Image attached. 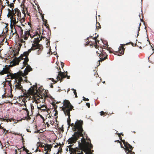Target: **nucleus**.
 <instances>
[{
  "instance_id": "1",
  "label": "nucleus",
  "mask_w": 154,
  "mask_h": 154,
  "mask_svg": "<svg viewBox=\"0 0 154 154\" xmlns=\"http://www.w3.org/2000/svg\"><path fill=\"white\" fill-rule=\"evenodd\" d=\"M41 45L38 43L32 44V47L27 51L24 52L23 54H21L20 57L18 58H15L13 59V60L11 62V65L12 66H14L18 65L21 59H24V61L23 62L24 65H26L27 66H26V68L25 69L23 74L24 75H27L28 72L32 70V68L27 63L29 61V59L27 57V56L32 50L38 49V50L37 51V54L38 55L40 54L41 52Z\"/></svg>"
},
{
  "instance_id": "2",
  "label": "nucleus",
  "mask_w": 154,
  "mask_h": 154,
  "mask_svg": "<svg viewBox=\"0 0 154 154\" xmlns=\"http://www.w3.org/2000/svg\"><path fill=\"white\" fill-rule=\"evenodd\" d=\"M83 122L82 121L77 120L75 124H71V126L75 128V132L72 135V136L69 138L68 139V142L70 143H75L79 136H83V131L82 128Z\"/></svg>"
},
{
  "instance_id": "3",
  "label": "nucleus",
  "mask_w": 154,
  "mask_h": 154,
  "mask_svg": "<svg viewBox=\"0 0 154 154\" xmlns=\"http://www.w3.org/2000/svg\"><path fill=\"white\" fill-rule=\"evenodd\" d=\"M63 105L64 106L62 108V110L63 111L65 115L68 116V118L67 119V122L68 125H69L70 123L69 122L68 119H70V111L72 110L73 106L68 100H65L63 101Z\"/></svg>"
},
{
  "instance_id": "4",
  "label": "nucleus",
  "mask_w": 154,
  "mask_h": 154,
  "mask_svg": "<svg viewBox=\"0 0 154 154\" xmlns=\"http://www.w3.org/2000/svg\"><path fill=\"white\" fill-rule=\"evenodd\" d=\"M124 146L127 149L125 150V152L127 154H134V152L131 151L133 147L131 146L128 143L126 142L124 140H122Z\"/></svg>"
},
{
  "instance_id": "5",
  "label": "nucleus",
  "mask_w": 154,
  "mask_h": 154,
  "mask_svg": "<svg viewBox=\"0 0 154 154\" xmlns=\"http://www.w3.org/2000/svg\"><path fill=\"white\" fill-rule=\"evenodd\" d=\"M66 76L68 79H69L70 78V76H68L65 73L59 71L58 72V75L57 76V81L60 80L61 81L62 79L65 78Z\"/></svg>"
},
{
  "instance_id": "6",
  "label": "nucleus",
  "mask_w": 154,
  "mask_h": 154,
  "mask_svg": "<svg viewBox=\"0 0 154 154\" xmlns=\"http://www.w3.org/2000/svg\"><path fill=\"white\" fill-rule=\"evenodd\" d=\"M22 80V78H20L18 82H16V84L15 85L16 88L18 89L21 90L23 89L22 86L21 85L20 81Z\"/></svg>"
},
{
  "instance_id": "7",
  "label": "nucleus",
  "mask_w": 154,
  "mask_h": 154,
  "mask_svg": "<svg viewBox=\"0 0 154 154\" xmlns=\"http://www.w3.org/2000/svg\"><path fill=\"white\" fill-rule=\"evenodd\" d=\"M29 35H30L29 30H27L26 31H25L24 34L21 37L24 40H26L27 39Z\"/></svg>"
},
{
  "instance_id": "8",
  "label": "nucleus",
  "mask_w": 154,
  "mask_h": 154,
  "mask_svg": "<svg viewBox=\"0 0 154 154\" xmlns=\"http://www.w3.org/2000/svg\"><path fill=\"white\" fill-rule=\"evenodd\" d=\"M119 52H116L117 55L120 56L123 55L124 52V48L123 47L120 46L118 48Z\"/></svg>"
},
{
  "instance_id": "9",
  "label": "nucleus",
  "mask_w": 154,
  "mask_h": 154,
  "mask_svg": "<svg viewBox=\"0 0 154 154\" xmlns=\"http://www.w3.org/2000/svg\"><path fill=\"white\" fill-rule=\"evenodd\" d=\"M16 12H15L14 11V10H13L12 8L11 10V12H10V26L11 25L12 23V17H15L16 16L15 14H16Z\"/></svg>"
},
{
  "instance_id": "10",
  "label": "nucleus",
  "mask_w": 154,
  "mask_h": 154,
  "mask_svg": "<svg viewBox=\"0 0 154 154\" xmlns=\"http://www.w3.org/2000/svg\"><path fill=\"white\" fill-rule=\"evenodd\" d=\"M88 147L89 148L88 149V151L85 152L86 154H94L92 153V152H93V150H91L90 148H92L93 147L92 145L91 144H90L89 143H88Z\"/></svg>"
},
{
  "instance_id": "11",
  "label": "nucleus",
  "mask_w": 154,
  "mask_h": 154,
  "mask_svg": "<svg viewBox=\"0 0 154 154\" xmlns=\"http://www.w3.org/2000/svg\"><path fill=\"white\" fill-rule=\"evenodd\" d=\"M7 76L10 77L8 78V79H16L17 78V75L15 73L12 74H7Z\"/></svg>"
},
{
  "instance_id": "12",
  "label": "nucleus",
  "mask_w": 154,
  "mask_h": 154,
  "mask_svg": "<svg viewBox=\"0 0 154 154\" xmlns=\"http://www.w3.org/2000/svg\"><path fill=\"white\" fill-rule=\"evenodd\" d=\"M8 69L5 67L3 68L1 71L0 72V74L2 75L5 73H6L8 71Z\"/></svg>"
},
{
  "instance_id": "13",
  "label": "nucleus",
  "mask_w": 154,
  "mask_h": 154,
  "mask_svg": "<svg viewBox=\"0 0 154 154\" xmlns=\"http://www.w3.org/2000/svg\"><path fill=\"white\" fill-rule=\"evenodd\" d=\"M41 146L42 147H44L45 151L50 150L51 148V146L48 144H44V145L42 146Z\"/></svg>"
},
{
  "instance_id": "14",
  "label": "nucleus",
  "mask_w": 154,
  "mask_h": 154,
  "mask_svg": "<svg viewBox=\"0 0 154 154\" xmlns=\"http://www.w3.org/2000/svg\"><path fill=\"white\" fill-rule=\"evenodd\" d=\"M18 26V27L19 28H20V34L21 36L23 35V30L22 29V28L20 26Z\"/></svg>"
},
{
  "instance_id": "15",
  "label": "nucleus",
  "mask_w": 154,
  "mask_h": 154,
  "mask_svg": "<svg viewBox=\"0 0 154 154\" xmlns=\"http://www.w3.org/2000/svg\"><path fill=\"white\" fill-rule=\"evenodd\" d=\"M12 21L14 23H16L18 22V21H17V20L15 17H12Z\"/></svg>"
},
{
  "instance_id": "16",
  "label": "nucleus",
  "mask_w": 154,
  "mask_h": 154,
  "mask_svg": "<svg viewBox=\"0 0 154 154\" xmlns=\"http://www.w3.org/2000/svg\"><path fill=\"white\" fill-rule=\"evenodd\" d=\"M16 14H17V15L18 17L20 16V17H21V14L19 10H18V11H17Z\"/></svg>"
},
{
  "instance_id": "17",
  "label": "nucleus",
  "mask_w": 154,
  "mask_h": 154,
  "mask_svg": "<svg viewBox=\"0 0 154 154\" xmlns=\"http://www.w3.org/2000/svg\"><path fill=\"white\" fill-rule=\"evenodd\" d=\"M81 140L82 143H86V140L83 137L81 139Z\"/></svg>"
},
{
  "instance_id": "18",
  "label": "nucleus",
  "mask_w": 154,
  "mask_h": 154,
  "mask_svg": "<svg viewBox=\"0 0 154 154\" xmlns=\"http://www.w3.org/2000/svg\"><path fill=\"white\" fill-rule=\"evenodd\" d=\"M1 120H2V121H6V122H8L9 121H10V119H4V118H3V119H1Z\"/></svg>"
},
{
  "instance_id": "19",
  "label": "nucleus",
  "mask_w": 154,
  "mask_h": 154,
  "mask_svg": "<svg viewBox=\"0 0 154 154\" xmlns=\"http://www.w3.org/2000/svg\"><path fill=\"white\" fill-rule=\"evenodd\" d=\"M9 6L10 7V8H12L14 6V5L13 3H11L10 4H9Z\"/></svg>"
},
{
  "instance_id": "20",
  "label": "nucleus",
  "mask_w": 154,
  "mask_h": 154,
  "mask_svg": "<svg viewBox=\"0 0 154 154\" xmlns=\"http://www.w3.org/2000/svg\"><path fill=\"white\" fill-rule=\"evenodd\" d=\"M83 100H86V101H88L89 100V99H88V98H86L85 97H83Z\"/></svg>"
},
{
  "instance_id": "21",
  "label": "nucleus",
  "mask_w": 154,
  "mask_h": 154,
  "mask_svg": "<svg viewBox=\"0 0 154 154\" xmlns=\"http://www.w3.org/2000/svg\"><path fill=\"white\" fill-rule=\"evenodd\" d=\"M23 150L25 151L26 152L28 153L29 152V150L27 149H26L25 148H24L23 149Z\"/></svg>"
},
{
  "instance_id": "22",
  "label": "nucleus",
  "mask_w": 154,
  "mask_h": 154,
  "mask_svg": "<svg viewBox=\"0 0 154 154\" xmlns=\"http://www.w3.org/2000/svg\"><path fill=\"white\" fill-rule=\"evenodd\" d=\"M43 107H45L44 105H42L40 107L37 106V108L38 109H40L41 108H42Z\"/></svg>"
},
{
  "instance_id": "23",
  "label": "nucleus",
  "mask_w": 154,
  "mask_h": 154,
  "mask_svg": "<svg viewBox=\"0 0 154 154\" xmlns=\"http://www.w3.org/2000/svg\"><path fill=\"white\" fill-rule=\"evenodd\" d=\"M42 108V109H41L43 111H45V109H46V108L45 106V107H42V108Z\"/></svg>"
},
{
  "instance_id": "24",
  "label": "nucleus",
  "mask_w": 154,
  "mask_h": 154,
  "mask_svg": "<svg viewBox=\"0 0 154 154\" xmlns=\"http://www.w3.org/2000/svg\"><path fill=\"white\" fill-rule=\"evenodd\" d=\"M7 16L8 17H10V12H8L7 15Z\"/></svg>"
},
{
  "instance_id": "25",
  "label": "nucleus",
  "mask_w": 154,
  "mask_h": 154,
  "mask_svg": "<svg viewBox=\"0 0 154 154\" xmlns=\"http://www.w3.org/2000/svg\"><path fill=\"white\" fill-rule=\"evenodd\" d=\"M86 105L88 107V108L90 106V103H86Z\"/></svg>"
},
{
  "instance_id": "26",
  "label": "nucleus",
  "mask_w": 154,
  "mask_h": 154,
  "mask_svg": "<svg viewBox=\"0 0 154 154\" xmlns=\"http://www.w3.org/2000/svg\"><path fill=\"white\" fill-rule=\"evenodd\" d=\"M19 10L17 8H15L14 10V11L15 12H16L17 11H18V10Z\"/></svg>"
},
{
  "instance_id": "27",
  "label": "nucleus",
  "mask_w": 154,
  "mask_h": 154,
  "mask_svg": "<svg viewBox=\"0 0 154 154\" xmlns=\"http://www.w3.org/2000/svg\"><path fill=\"white\" fill-rule=\"evenodd\" d=\"M83 152H82V151H81L80 152H79V153H76V152L75 153V154H83Z\"/></svg>"
},
{
  "instance_id": "28",
  "label": "nucleus",
  "mask_w": 154,
  "mask_h": 154,
  "mask_svg": "<svg viewBox=\"0 0 154 154\" xmlns=\"http://www.w3.org/2000/svg\"><path fill=\"white\" fill-rule=\"evenodd\" d=\"M22 13L23 14H24L25 15H26V14L25 13L24 10H22Z\"/></svg>"
},
{
  "instance_id": "29",
  "label": "nucleus",
  "mask_w": 154,
  "mask_h": 154,
  "mask_svg": "<svg viewBox=\"0 0 154 154\" xmlns=\"http://www.w3.org/2000/svg\"><path fill=\"white\" fill-rule=\"evenodd\" d=\"M39 35H38V37H37L36 38H35V39H37V41H38V40H39Z\"/></svg>"
},
{
  "instance_id": "30",
  "label": "nucleus",
  "mask_w": 154,
  "mask_h": 154,
  "mask_svg": "<svg viewBox=\"0 0 154 154\" xmlns=\"http://www.w3.org/2000/svg\"><path fill=\"white\" fill-rule=\"evenodd\" d=\"M29 36H30L31 38H32L33 37L35 36V35H32L30 34V35H29Z\"/></svg>"
},
{
  "instance_id": "31",
  "label": "nucleus",
  "mask_w": 154,
  "mask_h": 154,
  "mask_svg": "<svg viewBox=\"0 0 154 154\" xmlns=\"http://www.w3.org/2000/svg\"><path fill=\"white\" fill-rule=\"evenodd\" d=\"M21 43H25V41H24L22 39L21 40Z\"/></svg>"
},
{
  "instance_id": "32",
  "label": "nucleus",
  "mask_w": 154,
  "mask_h": 154,
  "mask_svg": "<svg viewBox=\"0 0 154 154\" xmlns=\"http://www.w3.org/2000/svg\"><path fill=\"white\" fill-rule=\"evenodd\" d=\"M31 106L32 109H34V106L32 103L31 104Z\"/></svg>"
},
{
  "instance_id": "33",
  "label": "nucleus",
  "mask_w": 154,
  "mask_h": 154,
  "mask_svg": "<svg viewBox=\"0 0 154 154\" xmlns=\"http://www.w3.org/2000/svg\"><path fill=\"white\" fill-rule=\"evenodd\" d=\"M7 1V2H6V3L8 5V6H9V1L7 0H6Z\"/></svg>"
},
{
  "instance_id": "34",
  "label": "nucleus",
  "mask_w": 154,
  "mask_h": 154,
  "mask_svg": "<svg viewBox=\"0 0 154 154\" xmlns=\"http://www.w3.org/2000/svg\"><path fill=\"white\" fill-rule=\"evenodd\" d=\"M39 131H40L39 130H38L37 131H34V133H39Z\"/></svg>"
},
{
  "instance_id": "35",
  "label": "nucleus",
  "mask_w": 154,
  "mask_h": 154,
  "mask_svg": "<svg viewBox=\"0 0 154 154\" xmlns=\"http://www.w3.org/2000/svg\"><path fill=\"white\" fill-rule=\"evenodd\" d=\"M100 115L101 116H102L103 115L102 113H104V112L103 111H101L100 112Z\"/></svg>"
},
{
  "instance_id": "36",
  "label": "nucleus",
  "mask_w": 154,
  "mask_h": 154,
  "mask_svg": "<svg viewBox=\"0 0 154 154\" xmlns=\"http://www.w3.org/2000/svg\"><path fill=\"white\" fill-rule=\"evenodd\" d=\"M140 25H141V23H140V24H139V27H138V32H139V31L140 30Z\"/></svg>"
},
{
  "instance_id": "37",
  "label": "nucleus",
  "mask_w": 154,
  "mask_h": 154,
  "mask_svg": "<svg viewBox=\"0 0 154 154\" xmlns=\"http://www.w3.org/2000/svg\"><path fill=\"white\" fill-rule=\"evenodd\" d=\"M20 20V23H21L24 20L23 18H22V19L21 20Z\"/></svg>"
},
{
  "instance_id": "38",
  "label": "nucleus",
  "mask_w": 154,
  "mask_h": 154,
  "mask_svg": "<svg viewBox=\"0 0 154 154\" xmlns=\"http://www.w3.org/2000/svg\"><path fill=\"white\" fill-rule=\"evenodd\" d=\"M73 93H74V94H77L76 92V90H74V91H73Z\"/></svg>"
},
{
  "instance_id": "39",
  "label": "nucleus",
  "mask_w": 154,
  "mask_h": 154,
  "mask_svg": "<svg viewBox=\"0 0 154 154\" xmlns=\"http://www.w3.org/2000/svg\"><path fill=\"white\" fill-rule=\"evenodd\" d=\"M49 79L51 80L53 82L54 81V79L52 78H50Z\"/></svg>"
},
{
  "instance_id": "40",
  "label": "nucleus",
  "mask_w": 154,
  "mask_h": 154,
  "mask_svg": "<svg viewBox=\"0 0 154 154\" xmlns=\"http://www.w3.org/2000/svg\"><path fill=\"white\" fill-rule=\"evenodd\" d=\"M61 65L62 67L64 66V63L62 62L61 63Z\"/></svg>"
},
{
  "instance_id": "41",
  "label": "nucleus",
  "mask_w": 154,
  "mask_h": 154,
  "mask_svg": "<svg viewBox=\"0 0 154 154\" xmlns=\"http://www.w3.org/2000/svg\"><path fill=\"white\" fill-rule=\"evenodd\" d=\"M8 12H11V10L9 8L8 9Z\"/></svg>"
},
{
  "instance_id": "42",
  "label": "nucleus",
  "mask_w": 154,
  "mask_h": 154,
  "mask_svg": "<svg viewBox=\"0 0 154 154\" xmlns=\"http://www.w3.org/2000/svg\"><path fill=\"white\" fill-rule=\"evenodd\" d=\"M26 130H27V131L28 132H31V131H29V130H28V129H26Z\"/></svg>"
},
{
  "instance_id": "43",
  "label": "nucleus",
  "mask_w": 154,
  "mask_h": 154,
  "mask_svg": "<svg viewBox=\"0 0 154 154\" xmlns=\"http://www.w3.org/2000/svg\"><path fill=\"white\" fill-rule=\"evenodd\" d=\"M100 26V25L99 23L98 24V26H96V27L97 29V27H99Z\"/></svg>"
},
{
  "instance_id": "44",
  "label": "nucleus",
  "mask_w": 154,
  "mask_h": 154,
  "mask_svg": "<svg viewBox=\"0 0 154 154\" xmlns=\"http://www.w3.org/2000/svg\"><path fill=\"white\" fill-rule=\"evenodd\" d=\"M8 130H7H7H6V132L5 133V134H6L7 133H8Z\"/></svg>"
},
{
  "instance_id": "45",
  "label": "nucleus",
  "mask_w": 154,
  "mask_h": 154,
  "mask_svg": "<svg viewBox=\"0 0 154 154\" xmlns=\"http://www.w3.org/2000/svg\"><path fill=\"white\" fill-rule=\"evenodd\" d=\"M74 94L75 95V97H77V94Z\"/></svg>"
},
{
  "instance_id": "46",
  "label": "nucleus",
  "mask_w": 154,
  "mask_h": 154,
  "mask_svg": "<svg viewBox=\"0 0 154 154\" xmlns=\"http://www.w3.org/2000/svg\"><path fill=\"white\" fill-rule=\"evenodd\" d=\"M3 129L4 131H6L5 128H3Z\"/></svg>"
},
{
  "instance_id": "47",
  "label": "nucleus",
  "mask_w": 154,
  "mask_h": 154,
  "mask_svg": "<svg viewBox=\"0 0 154 154\" xmlns=\"http://www.w3.org/2000/svg\"><path fill=\"white\" fill-rule=\"evenodd\" d=\"M41 118L43 119V121H44V118L42 116H41Z\"/></svg>"
},
{
  "instance_id": "48",
  "label": "nucleus",
  "mask_w": 154,
  "mask_h": 154,
  "mask_svg": "<svg viewBox=\"0 0 154 154\" xmlns=\"http://www.w3.org/2000/svg\"><path fill=\"white\" fill-rule=\"evenodd\" d=\"M119 138H120V140H121V137H121V136H120V135H119Z\"/></svg>"
},
{
  "instance_id": "49",
  "label": "nucleus",
  "mask_w": 154,
  "mask_h": 154,
  "mask_svg": "<svg viewBox=\"0 0 154 154\" xmlns=\"http://www.w3.org/2000/svg\"><path fill=\"white\" fill-rule=\"evenodd\" d=\"M71 89L73 91H74V90H75V89H74V88H72Z\"/></svg>"
},
{
  "instance_id": "50",
  "label": "nucleus",
  "mask_w": 154,
  "mask_h": 154,
  "mask_svg": "<svg viewBox=\"0 0 154 154\" xmlns=\"http://www.w3.org/2000/svg\"><path fill=\"white\" fill-rule=\"evenodd\" d=\"M15 153H16L17 152V150L16 149H15Z\"/></svg>"
},
{
  "instance_id": "51",
  "label": "nucleus",
  "mask_w": 154,
  "mask_h": 154,
  "mask_svg": "<svg viewBox=\"0 0 154 154\" xmlns=\"http://www.w3.org/2000/svg\"><path fill=\"white\" fill-rule=\"evenodd\" d=\"M19 20V19L18 17V18H17V21H18Z\"/></svg>"
},
{
  "instance_id": "52",
  "label": "nucleus",
  "mask_w": 154,
  "mask_h": 154,
  "mask_svg": "<svg viewBox=\"0 0 154 154\" xmlns=\"http://www.w3.org/2000/svg\"><path fill=\"white\" fill-rule=\"evenodd\" d=\"M37 149L35 150V152H37Z\"/></svg>"
},
{
  "instance_id": "53",
  "label": "nucleus",
  "mask_w": 154,
  "mask_h": 154,
  "mask_svg": "<svg viewBox=\"0 0 154 154\" xmlns=\"http://www.w3.org/2000/svg\"><path fill=\"white\" fill-rule=\"evenodd\" d=\"M25 110L26 111H27L28 110V109L26 108L25 109Z\"/></svg>"
},
{
  "instance_id": "54",
  "label": "nucleus",
  "mask_w": 154,
  "mask_h": 154,
  "mask_svg": "<svg viewBox=\"0 0 154 154\" xmlns=\"http://www.w3.org/2000/svg\"><path fill=\"white\" fill-rule=\"evenodd\" d=\"M69 88L68 89V91H67V92H68V91H69Z\"/></svg>"
},
{
  "instance_id": "55",
  "label": "nucleus",
  "mask_w": 154,
  "mask_h": 154,
  "mask_svg": "<svg viewBox=\"0 0 154 154\" xmlns=\"http://www.w3.org/2000/svg\"><path fill=\"white\" fill-rule=\"evenodd\" d=\"M4 6H2V8H4Z\"/></svg>"
},
{
  "instance_id": "56",
  "label": "nucleus",
  "mask_w": 154,
  "mask_h": 154,
  "mask_svg": "<svg viewBox=\"0 0 154 154\" xmlns=\"http://www.w3.org/2000/svg\"><path fill=\"white\" fill-rule=\"evenodd\" d=\"M138 32L137 34V36L138 35Z\"/></svg>"
},
{
  "instance_id": "57",
  "label": "nucleus",
  "mask_w": 154,
  "mask_h": 154,
  "mask_svg": "<svg viewBox=\"0 0 154 154\" xmlns=\"http://www.w3.org/2000/svg\"><path fill=\"white\" fill-rule=\"evenodd\" d=\"M14 1L15 0H14L13 1V2H14Z\"/></svg>"
},
{
  "instance_id": "58",
  "label": "nucleus",
  "mask_w": 154,
  "mask_h": 154,
  "mask_svg": "<svg viewBox=\"0 0 154 154\" xmlns=\"http://www.w3.org/2000/svg\"><path fill=\"white\" fill-rule=\"evenodd\" d=\"M4 39H3L2 40V41H4Z\"/></svg>"
},
{
  "instance_id": "59",
  "label": "nucleus",
  "mask_w": 154,
  "mask_h": 154,
  "mask_svg": "<svg viewBox=\"0 0 154 154\" xmlns=\"http://www.w3.org/2000/svg\"><path fill=\"white\" fill-rule=\"evenodd\" d=\"M53 87V86L52 85H51V88H52V87Z\"/></svg>"
},
{
  "instance_id": "60",
  "label": "nucleus",
  "mask_w": 154,
  "mask_h": 154,
  "mask_svg": "<svg viewBox=\"0 0 154 154\" xmlns=\"http://www.w3.org/2000/svg\"><path fill=\"white\" fill-rule=\"evenodd\" d=\"M22 25V26H24V25H23V24H22V25Z\"/></svg>"
},
{
  "instance_id": "61",
  "label": "nucleus",
  "mask_w": 154,
  "mask_h": 154,
  "mask_svg": "<svg viewBox=\"0 0 154 154\" xmlns=\"http://www.w3.org/2000/svg\"><path fill=\"white\" fill-rule=\"evenodd\" d=\"M120 134H122V135H123V134H122V133H120Z\"/></svg>"
},
{
  "instance_id": "62",
  "label": "nucleus",
  "mask_w": 154,
  "mask_h": 154,
  "mask_svg": "<svg viewBox=\"0 0 154 154\" xmlns=\"http://www.w3.org/2000/svg\"><path fill=\"white\" fill-rule=\"evenodd\" d=\"M48 152L47 151L45 153V154H46V153H47Z\"/></svg>"
},
{
  "instance_id": "63",
  "label": "nucleus",
  "mask_w": 154,
  "mask_h": 154,
  "mask_svg": "<svg viewBox=\"0 0 154 154\" xmlns=\"http://www.w3.org/2000/svg\"><path fill=\"white\" fill-rule=\"evenodd\" d=\"M24 105H25V106H26V103H25Z\"/></svg>"
},
{
  "instance_id": "64",
  "label": "nucleus",
  "mask_w": 154,
  "mask_h": 154,
  "mask_svg": "<svg viewBox=\"0 0 154 154\" xmlns=\"http://www.w3.org/2000/svg\"><path fill=\"white\" fill-rule=\"evenodd\" d=\"M39 151L40 152L41 151L40 150H39Z\"/></svg>"
}]
</instances>
